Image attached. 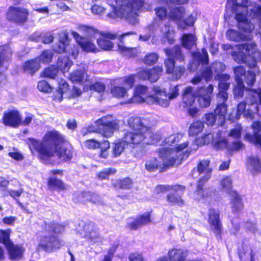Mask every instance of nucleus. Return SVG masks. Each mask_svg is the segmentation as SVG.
Listing matches in <instances>:
<instances>
[{
    "label": "nucleus",
    "instance_id": "41",
    "mask_svg": "<svg viewBox=\"0 0 261 261\" xmlns=\"http://www.w3.org/2000/svg\"><path fill=\"white\" fill-rule=\"evenodd\" d=\"M118 50L127 58H135L138 55L137 49L135 47H128L122 45H118Z\"/></svg>",
    "mask_w": 261,
    "mask_h": 261
},
{
    "label": "nucleus",
    "instance_id": "31",
    "mask_svg": "<svg viewBox=\"0 0 261 261\" xmlns=\"http://www.w3.org/2000/svg\"><path fill=\"white\" fill-rule=\"evenodd\" d=\"M133 186V180L129 177L118 178L114 180L111 186L115 190H129Z\"/></svg>",
    "mask_w": 261,
    "mask_h": 261
},
{
    "label": "nucleus",
    "instance_id": "49",
    "mask_svg": "<svg viewBox=\"0 0 261 261\" xmlns=\"http://www.w3.org/2000/svg\"><path fill=\"white\" fill-rule=\"evenodd\" d=\"M249 163L252 168V173L257 174L261 172V160L257 156L249 158Z\"/></svg>",
    "mask_w": 261,
    "mask_h": 261
},
{
    "label": "nucleus",
    "instance_id": "45",
    "mask_svg": "<svg viewBox=\"0 0 261 261\" xmlns=\"http://www.w3.org/2000/svg\"><path fill=\"white\" fill-rule=\"evenodd\" d=\"M159 59V55L156 53H149L145 55L143 62L147 66H152L156 64Z\"/></svg>",
    "mask_w": 261,
    "mask_h": 261
},
{
    "label": "nucleus",
    "instance_id": "42",
    "mask_svg": "<svg viewBox=\"0 0 261 261\" xmlns=\"http://www.w3.org/2000/svg\"><path fill=\"white\" fill-rule=\"evenodd\" d=\"M184 16V9L179 7L172 8L169 11L168 18L170 20L180 21Z\"/></svg>",
    "mask_w": 261,
    "mask_h": 261
},
{
    "label": "nucleus",
    "instance_id": "24",
    "mask_svg": "<svg viewBox=\"0 0 261 261\" xmlns=\"http://www.w3.org/2000/svg\"><path fill=\"white\" fill-rule=\"evenodd\" d=\"M74 38L78 44L82 49L86 52L96 53L98 51L94 43L90 40H84L83 37H81L76 32L71 33Z\"/></svg>",
    "mask_w": 261,
    "mask_h": 261
},
{
    "label": "nucleus",
    "instance_id": "29",
    "mask_svg": "<svg viewBox=\"0 0 261 261\" xmlns=\"http://www.w3.org/2000/svg\"><path fill=\"white\" fill-rule=\"evenodd\" d=\"M13 50L10 43H7L0 45V67L12 59Z\"/></svg>",
    "mask_w": 261,
    "mask_h": 261
},
{
    "label": "nucleus",
    "instance_id": "13",
    "mask_svg": "<svg viewBox=\"0 0 261 261\" xmlns=\"http://www.w3.org/2000/svg\"><path fill=\"white\" fill-rule=\"evenodd\" d=\"M207 221L211 231L217 238H221L223 225L220 219V213L219 210L210 208L208 211Z\"/></svg>",
    "mask_w": 261,
    "mask_h": 261
},
{
    "label": "nucleus",
    "instance_id": "20",
    "mask_svg": "<svg viewBox=\"0 0 261 261\" xmlns=\"http://www.w3.org/2000/svg\"><path fill=\"white\" fill-rule=\"evenodd\" d=\"M73 201L75 203L85 204L88 202H91L94 204H97L101 202V199L100 197L95 193L82 191L74 195Z\"/></svg>",
    "mask_w": 261,
    "mask_h": 261
},
{
    "label": "nucleus",
    "instance_id": "15",
    "mask_svg": "<svg viewBox=\"0 0 261 261\" xmlns=\"http://www.w3.org/2000/svg\"><path fill=\"white\" fill-rule=\"evenodd\" d=\"M163 72L162 66H154L150 69L143 68L139 71L137 75L142 80H148L151 83L156 82Z\"/></svg>",
    "mask_w": 261,
    "mask_h": 261
},
{
    "label": "nucleus",
    "instance_id": "47",
    "mask_svg": "<svg viewBox=\"0 0 261 261\" xmlns=\"http://www.w3.org/2000/svg\"><path fill=\"white\" fill-rule=\"evenodd\" d=\"M213 73L216 74L215 79L220 73H222L226 69L225 65L222 62L215 61L210 65Z\"/></svg>",
    "mask_w": 261,
    "mask_h": 261
},
{
    "label": "nucleus",
    "instance_id": "19",
    "mask_svg": "<svg viewBox=\"0 0 261 261\" xmlns=\"http://www.w3.org/2000/svg\"><path fill=\"white\" fill-rule=\"evenodd\" d=\"M100 37L97 40V44L99 47L104 50H111L114 47V43L111 40H115L117 34L109 32L99 33Z\"/></svg>",
    "mask_w": 261,
    "mask_h": 261
},
{
    "label": "nucleus",
    "instance_id": "55",
    "mask_svg": "<svg viewBox=\"0 0 261 261\" xmlns=\"http://www.w3.org/2000/svg\"><path fill=\"white\" fill-rule=\"evenodd\" d=\"M243 128L240 125L229 130L228 136L236 140H241Z\"/></svg>",
    "mask_w": 261,
    "mask_h": 261
},
{
    "label": "nucleus",
    "instance_id": "3",
    "mask_svg": "<svg viewBox=\"0 0 261 261\" xmlns=\"http://www.w3.org/2000/svg\"><path fill=\"white\" fill-rule=\"evenodd\" d=\"M164 51L167 57L164 62L166 74H170L174 81L179 80L185 74L187 70L185 66H176V61L181 63L184 62L185 60V57L182 51L181 46L176 44L172 47L164 48Z\"/></svg>",
    "mask_w": 261,
    "mask_h": 261
},
{
    "label": "nucleus",
    "instance_id": "23",
    "mask_svg": "<svg viewBox=\"0 0 261 261\" xmlns=\"http://www.w3.org/2000/svg\"><path fill=\"white\" fill-rule=\"evenodd\" d=\"M228 194L230 196L232 213L234 214L240 213L244 208V203L241 195L236 190H230L228 192Z\"/></svg>",
    "mask_w": 261,
    "mask_h": 261
},
{
    "label": "nucleus",
    "instance_id": "58",
    "mask_svg": "<svg viewBox=\"0 0 261 261\" xmlns=\"http://www.w3.org/2000/svg\"><path fill=\"white\" fill-rule=\"evenodd\" d=\"M155 14L160 20H164L168 18V11L166 8L158 7L154 9Z\"/></svg>",
    "mask_w": 261,
    "mask_h": 261
},
{
    "label": "nucleus",
    "instance_id": "60",
    "mask_svg": "<svg viewBox=\"0 0 261 261\" xmlns=\"http://www.w3.org/2000/svg\"><path fill=\"white\" fill-rule=\"evenodd\" d=\"M119 246V243L112 244L109 248L108 253L105 255L102 261H112L114 254Z\"/></svg>",
    "mask_w": 261,
    "mask_h": 261
},
{
    "label": "nucleus",
    "instance_id": "28",
    "mask_svg": "<svg viewBox=\"0 0 261 261\" xmlns=\"http://www.w3.org/2000/svg\"><path fill=\"white\" fill-rule=\"evenodd\" d=\"M42 228L44 231L51 233V234L57 235L61 234L64 231L65 225L53 221L50 222H45L43 223Z\"/></svg>",
    "mask_w": 261,
    "mask_h": 261
},
{
    "label": "nucleus",
    "instance_id": "6",
    "mask_svg": "<svg viewBox=\"0 0 261 261\" xmlns=\"http://www.w3.org/2000/svg\"><path fill=\"white\" fill-rule=\"evenodd\" d=\"M115 4L112 5L113 17L119 18L132 17L143 7L144 0H115Z\"/></svg>",
    "mask_w": 261,
    "mask_h": 261
},
{
    "label": "nucleus",
    "instance_id": "51",
    "mask_svg": "<svg viewBox=\"0 0 261 261\" xmlns=\"http://www.w3.org/2000/svg\"><path fill=\"white\" fill-rule=\"evenodd\" d=\"M69 79L73 82H83L85 79V73L81 70H76L69 74Z\"/></svg>",
    "mask_w": 261,
    "mask_h": 261
},
{
    "label": "nucleus",
    "instance_id": "35",
    "mask_svg": "<svg viewBox=\"0 0 261 261\" xmlns=\"http://www.w3.org/2000/svg\"><path fill=\"white\" fill-rule=\"evenodd\" d=\"M217 100L218 103L214 110V113L219 118L225 119L227 112V105L226 103L227 100L223 98H217Z\"/></svg>",
    "mask_w": 261,
    "mask_h": 261
},
{
    "label": "nucleus",
    "instance_id": "22",
    "mask_svg": "<svg viewBox=\"0 0 261 261\" xmlns=\"http://www.w3.org/2000/svg\"><path fill=\"white\" fill-rule=\"evenodd\" d=\"M148 88L142 85H138L135 87L134 92L132 97L128 98V103H139L144 102L148 97Z\"/></svg>",
    "mask_w": 261,
    "mask_h": 261
},
{
    "label": "nucleus",
    "instance_id": "64",
    "mask_svg": "<svg viewBox=\"0 0 261 261\" xmlns=\"http://www.w3.org/2000/svg\"><path fill=\"white\" fill-rule=\"evenodd\" d=\"M128 258L129 261H145L143 254L138 251L130 253L128 256Z\"/></svg>",
    "mask_w": 261,
    "mask_h": 261
},
{
    "label": "nucleus",
    "instance_id": "16",
    "mask_svg": "<svg viewBox=\"0 0 261 261\" xmlns=\"http://www.w3.org/2000/svg\"><path fill=\"white\" fill-rule=\"evenodd\" d=\"M233 69L236 82V85L233 88V94L235 97L242 98L244 96V91L246 90L242 78V75L245 73L244 70L240 67H234Z\"/></svg>",
    "mask_w": 261,
    "mask_h": 261
},
{
    "label": "nucleus",
    "instance_id": "30",
    "mask_svg": "<svg viewBox=\"0 0 261 261\" xmlns=\"http://www.w3.org/2000/svg\"><path fill=\"white\" fill-rule=\"evenodd\" d=\"M47 186L51 191H64L67 189V186L64 182L57 177H50L47 180Z\"/></svg>",
    "mask_w": 261,
    "mask_h": 261
},
{
    "label": "nucleus",
    "instance_id": "14",
    "mask_svg": "<svg viewBox=\"0 0 261 261\" xmlns=\"http://www.w3.org/2000/svg\"><path fill=\"white\" fill-rule=\"evenodd\" d=\"M214 87L212 84H209L206 87L200 86L196 90V97L199 106L202 108L208 107L211 103Z\"/></svg>",
    "mask_w": 261,
    "mask_h": 261
},
{
    "label": "nucleus",
    "instance_id": "27",
    "mask_svg": "<svg viewBox=\"0 0 261 261\" xmlns=\"http://www.w3.org/2000/svg\"><path fill=\"white\" fill-rule=\"evenodd\" d=\"M226 36L230 40L235 42L249 41H251L253 38V35L251 33H249L246 35L237 30L231 29L227 31Z\"/></svg>",
    "mask_w": 261,
    "mask_h": 261
},
{
    "label": "nucleus",
    "instance_id": "43",
    "mask_svg": "<svg viewBox=\"0 0 261 261\" xmlns=\"http://www.w3.org/2000/svg\"><path fill=\"white\" fill-rule=\"evenodd\" d=\"M246 102L242 101L239 102L237 106V111L235 115L233 116L232 112L229 115L228 118L231 120H238L240 119L241 116L245 112L246 109Z\"/></svg>",
    "mask_w": 261,
    "mask_h": 261
},
{
    "label": "nucleus",
    "instance_id": "17",
    "mask_svg": "<svg viewBox=\"0 0 261 261\" xmlns=\"http://www.w3.org/2000/svg\"><path fill=\"white\" fill-rule=\"evenodd\" d=\"M238 8H233V11L236 13L234 19L238 22L237 27L241 31L248 33H252L254 29V25L241 12H237Z\"/></svg>",
    "mask_w": 261,
    "mask_h": 261
},
{
    "label": "nucleus",
    "instance_id": "38",
    "mask_svg": "<svg viewBox=\"0 0 261 261\" xmlns=\"http://www.w3.org/2000/svg\"><path fill=\"white\" fill-rule=\"evenodd\" d=\"M128 89L125 88L123 86H114L110 89V93L113 96L118 98H128L127 91Z\"/></svg>",
    "mask_w": 261,
    "mask_h": 261
},
{
    "label": "nucleus",
    "instance_id": "56",
    "mask_svg": "<svg viewBox=\"0 0 261 261\" xmlns=\"http://www.w3.org/2000/svg\"><path fill=\"white\" fill-rule=\"evenodd\" d=\"M89 89L91 91L101 93L106 90V85L102 82L97 81L90 85Z\"/></svg>",
    "mask_w": 261,
    "mask_h": 261
},
{
    "label": "nucleus",
    "instance_id": "9",
    "mask_svg": "<svg viewBox=\"0 0 261 261\" xmlns=\"http://www.w3.org/2000/svg\"><path fill=\"white\" fill-rule=\"evenodd\" d=\"M237 67H240L243 68L244 70V74L242 75V77L244 83L246 84V90L248 91L252 96V102L254 103L257 101V99H258L259 104L261 105V88L257 89L252 88L256 82V76L257 73H259V71L257 72L254 69V71L251 70L246 71L245 68L241 65L237 66Z\"/></svg>",
    "mask_w": 261,
    "mask_h": 261
},
{
    "label": "nucleus",
    "instance_id": "25",
    "mask_svg": "<svg viewBox=\"0 0 261 261\" xmlns=\"http://www.w3.org/2000/svg\"><path fill=\"white\" fill-rule=\"evenodd\" d=\"M8 251L9 258L11 259L16 260L21 258L23 249L22 247L15 245L9 238L8 241L4 245Z\"/></svg>",
    "mask_w": 261,
    "mask_h": 261
},
{
    "label": "nucleus",
    "instance_id": "21",
    "mask_svg": "<svg viewBox=\"0 0 261 261\" xmlns=\"http://www.w3.org/2000/svg\"><path fill=\"white\" fill-rule=\"evenodd\" d=\"M41 65L37 58H33L25 61L21 66L22 72L28 75L33 76L38 72Z\"/></svg>",
    "mask_w": 261,
    "mask_h": 261
},
{
    "label": "nucleus",
    "instance_id": "34",
    "mask_svg": "<svg viewBox=\"0 0 261 261\" xmlns=\"http://www.w3.org/2000/svg\"><path fill=\"white\" fill-rule=\"evenodd\" d=\"M145 169L149 172H154L157 170H160L162 167L161 162L155 157H149L145 162Z\"/></svg>",
    "mask_w": 261,
    "mask_h": 261
},
{
    "label": "nucleus",
    "instance_id": "4",
    "mask_svg": "<svg viewBox=\"0 0 261 261\" xmlns=\"http://www.w3.org/2000/svg\"><path fill=\"white\" fill-rule=\"evenodd\" d=\"M186 186L181 185H158L154 191L156 195L164 194L167 192L166 200L170 205H176L179 207L185 205V200L182 198L186 190Z\"/></svg>",
    "mask_w": 261,
    "mask_h": 261
},
{
    "label": "nucleus",
    "instance_id": "50",
    "mask_svg": "<svg viewBox=\"0 0 261 261\" xmlns=\"http://www.w3.org/2000/svg\"><path fill=\"white\" fill-rule=\"evenodd\" d=\"M213 139V135L211 133H207L202 136L197 137L195 139V142L199 146H203L209 144Z\"/></svg>",
    "mask_w": 261,
    "mask_h": 261
},
{
    "label": "nucleus",
    "instance_id": "26",
    "mask_svg": "<svg viewBox=\"0 0 261 261\" xmlns=\"http://www.w3.org/2000/svg\"><path fill=\"white\" fill-rule=\"evenodd\" d=\"M128 145L132 146V147H135L138 146L135 142H130V141L125 140L124 139V134H123L120 140L114 142L112 148V156L116 158L119 156L124 151L125 146Z\"/></svg>",
    "mask_w": 261,
    "mask_h": 261
},
{
    "label": "nucleus",
    "instance_id": "61",
    "mask_svg": "<svg viewBox=\"0 0 261 261\" xmlns=\"http://www.w3.org/2000/svg\"><path fill=\"white\" fill-rule=\"evenodd\" d=\"M85 146L89 149H95L100 147L101 141L99 142L94 139H89L84 142Z\"/></svg>",
    "mask_w": 261,
    "mask_h": 261
},
{
    "label": "nucleus",
    "instance_id": "52",
    "mask_svg": "<svg viewBox=\"0 0 261 261\" xmlns=\"http://www.w3.org/2000/svg\"><path fill=\"white\" fill-rule=\"evenodd\" d=\"M216 115L214 113L208 112L204 114L202 122L208 126H213L216 124Z\"/></svg>",
    "mask_w": 261,
    "mask_h": 261
},
{
    "label": "nucleus",
    "instance_id": "32",
    "mask_svg": "<svg viewBox=\"0 0 261 261\" xmlns=\"http://www.w3.org/2000/svg\"><path fill=\"white\" fill-rule=\"evenodd\" d=\"M72 65L73 62L67 56H59L56 62V67L63 73L68 72Z\"/></svg>",
    "mask_w": 261,
    "mask_h": 261
},
{
    "label": "nucleus",
    "instance_id": "33",
    "mask_svg": "<svg viewBox=\"0 0 261 261\" xmlns=\"http://www.w3.org/2000/svg\"><path fill=\"white\" fill-rule=\"evenodd\" d=\"M85 233L84 238L86 240L93 241L99 237L97 230L94 223H87L84 226Z\"/></svg>",
    "mask_w": 261,
    "mask_h": 261
},
{
    "label": "nucleus",
    "instance_id": "48",
    "mask_svg": "<svg viewBox=\"0 0 261 261\" xmlns=\"http://www.w3.org/2000/svg\"><path fill=\"white\" fill-rule=\"evenodd\" d=\"M244 144L241 140H237L232 142L231 145H228L227 147V152L230 154H232L234 152H237L244 149Z\"/></svg>",
    "mask_w": 261,
    "mask_h": 261
},
{
    "label": "nucleus",
    "instance_id": "57",
    "mask_svg": "<svg viewBox=\"0 0 261 261\" xmlns=\"http://www.w3.org/2000/svg\"><path fill=\"white\" fill-rule=\"evenodd\" d=\"M152 211L146 212L142 215H140L137 217L140 224L141 226L145 225L151 222V215Z\"/></svg>",
    "mask_w": 261,
    "mask_h": 261
},
{
    "label": "nucleus",
    "instance_id": "40",
    "mask_svg": "<svg viewBox=\"0 0 261 261\" xmlns=\"http://www.w3.org/2000/svg\"><path fill=\"white\" fill-rule=\"evenodd\" d=\"M229 82H219L218 83V92L216 94V98H223L228 100V96L227 91L230 87Z\"/></svg>",
    "mask_w": 261,
    "mask_h": 261
},
{
    "label": "nucleus",
    "instance_id": "10",
    "mask_svg": "<svg viewBox=\"0 0 261 261\" xmlns=\"http://www.w3.org/2000/svg\"><path fill=\"white\" fill-rule=\"evenodd\" d=\"M63 245V240L58 236L44 235L40 238L38 247L46 252L50 253L60 249Z\"/></svg>",
    "mask_w": 261,
    "mask_h": 261
},
{
    "label": "nucleus",
    "instance_id": "36",
    "mask_svg": "<svg viewBox=\"0 0 261 261\" xmlns=\"http://www.w3.org/2000/svg\"><path fill=\"white\" fill-rule=\"evenodd\" d=\"M196 38L191 33L183 34L181 38V42L183 47L187 49H191L196 44Z\"/></svg>",
    "mask_w": 261,
    "mask_h": 261
},
{
    "label": "nucleus",
    "instance_id": "37",
    "mask_svg": "<svg viewBox=\"0 0 261 261\" xmlns=\"http://www.w3.org/2000/svg\"><path fill=\"white\" fill-rule=\"evenodd\" d=\"M204 124L202 121L197 120L193 121L189 126L188 134L190 136L194 137L202 132Z\"/></svg>",
    "mask_w": 261,
    "mask_h": 261
},
{
    "label": "nucleus",
    "instance_id": "53",
    "mask_svg": "<svg viewBox=\"0 0 261 261\" xmlns=\"http://www.w3.org/2000/svg\"><path fill=\"white\" fill-rule=\"evenodd\" d=\"M59 69L57 67L51 66L44 69L43 76L51 79H55L58 74Z\"/></svg>",
    "mask_w": 261,
    "mask_h": 261
},
{
    "label": "nucleus",
    "instance_id": "18",
    "mask_svg": "<svg viewBox=\"0 0 261 261\" xmlns=\"http://www.w3.org/2000/svg\"><path fill=\"white\" fill-rule=\"evenodd\" d=\"M2 121L4 125L12 127H17L21 124V119L17 110L5 112Z\"/></svg>",
    "mask_w": 261,
    "mask_h": 261
},
{
    "label": "nucleus",
    "instance_id": "59",
    "mask_svg": "<svg viewBox=\"0 0 261 261\" xmlns=\"http://www.w3.org/2000/svg\"><path fill=\"white\" fill-rule=\"evenodd\" d=\"M101 147H100V151L99 157L103 159H107L109 156V153L107 151L110 147V142L108 140H104L101 141Z\"/></svg>",
    "mask_w": 261,
    "mask_h": 261
},
{
    "label": "nucleus",
    "instance_id": "11",
    "mask_svg": "<svg viewBox=\"0 0 261 261\" xmlns=\"http://www.w3.org/2000/svg\"><path fill=\"white\" fill-rule=\"evenodd\" d=\"M95 123L97 132L107 138L111 137L114 132L119 127L118 123L108 116L97 119Z\"/></svg>",
    "mask_w": 261,
    "mask_h": 261
},
{
    "label": "nucleus",
    "instance_id": "46",
    "mask_svg": "<svg viewBox=\"0 0 261 261\" xmlns=\"http://www.w3.org/2000/svg\"><path fill=\"white\" fill-rule=\"evenodd\" d=\"M212 145L213 148L217 150H222L225 149L227 151L228 142L227 139L219 137L213 142Z\"/></svg>",
    "mask_w": 261,
    "mask_h": 261
},
{
    "label": "nucleus",
    "instance_id": "8",
    "mask_svg": "<svg viewBox=\"0 0 261 261\" xmlns=\"http://www.w3.org/2000/svg\"><path fill=\"white\" fill-rule=\"evenodd\" d=\"M29 11L22 7L10 6L6 13V19L9 22L17 25H22L28 20Z\"/></svg>",
    "mask_w": 261,
    "mask_h": 261
},
{
    "label": "nucleus",
    "instance_id": "62",
    "mask_svg": "<svg viewBox=\"0 0 261 261\" xmlns=\"http://www.w3.org/2000/svg\"><path fill=\"white\" fill-rule=\"evenodd\" d=\"M176 162V159L174 157H171L167 159L166 162L163 163L162 167L160 168V172L166 171L169 168L173 167Z\"/></svg>",
    "mask_w": 261,
    "mask_h": 261
},
{
    "label": "nucleus",
    "instance_id": "44",
    "mask_svg": "<svg viewBox=\"0 0 261 261\" xmlns=\"http://www.w3.org/2000/svg\"><path fill=\"white\" fill-rule=\"evenodd\" d=\"M193 56L202 65H207L209 63L208 55L206 49L204 48L201 49V53L199 52L194 53Z\"/></svg>",
    "mask_w": 261,
    "mask_h": 261
},
{
    "label": "nucleus",
    "instance_id": "2",
    "mask_svg": "<svg viewBox=\"0 0 261 261\" xmlns=\"http://www.w3.org/2000/svg\"><path fill=\"white\" fill-rule=\"evenodd\" d=\"M130 130H124V139L135 142L138 146L145 143L147 136L152 134V125L148 119L138 116H131L127 121Z\"/></svg>",
    "mask_w": 261,
    "mask_h": 261
},
{
    "label": "nucleus",
    "instance_id": "39",
    "mask_svg": "<svg viewBox=\"0 0 261 261\" xmlns=\"http://www.w3.org/2000/svg\"><path fill=\"white\" fill-rule=\"evenodd\" d=\"M54 57V53L50 49H44L41 51L40 54L37 57H35L38 59L39 63L43 64H49L51 62Z\"/></svg>",
    "mask_w": 261,
    "mask_h": 261
},
{
    "label": "nucleus",
    "instance_id": "12",
    "mask_svg": "<svg viewBox=\"0 0 261 261\" xmlns=\"http://www.w3.org/2000/svg\"><path fill=\"white\" fill-rule=\"evenodd\" d=\"M192 86H188L183 90L181 96L182 101L184 104V108L188 109V114L193 118L196 117L198 115L199 109L196 107H191L194 104L196 95L193 91Z\"/></svg>",
    "mask_w": 261,
    "mask_h": 261
},
{
    "label": "nucleus",
    "instance_id": "7",
    "mask_svg": "<svg viewBox=\"0 0 261 261\" xmlns=\"http://www.w3.org/2000/svg\"><path fill=\"white\" fill-rule=\"evenodd\" d=\"M210 164V160H202L200 161L196 166L197 171L199 174L204 172L205 174L200 178L197 181L196 187L194 193L201 198L204 199L211 196V191L209 189H205L204 186L210 178L212 169L209 167Z\"/></svg>",
    "mask_w": 261,
    "mask_h": 261
},
{
    "label": "nucleus",
    "instance_id": "63",
    "mask_svg": "<svg viewBox=\"0 0 261 261\" xmlns=\"http://www.w3.org/2000/svg\"><path fill=\"white\" fill-rule=\"evenodd\" d=\"M37 88L39 91L44 93L51 92L53 90L52 87L45 80L39 81L37 84Z\"/></svg>",
    "mask_w": 261,
    "mask_h": 261
},
{
    "label": "nucleus",
    "instance_id": "5",
    "mask_svg": "<svg viewBox=\"0 0 261 261\" xmlns=\"http://www.w3.org/2000/svg\"><path fill=\"white\" fill-rule=\"evenodd\" d=\"M238 51L231 52V55L234 60L239 64L246 63L250 69H254L259 72V67L257 65V61L255 58H251L250 61H247V56L254 55L256 50V44L254 42L244 43L237 45Z\"/></svg>",
    "mask_w": 261,
    "mask_h": 261
},
{
    "label": "nucleus",
    "instance_id": "54",
    "mask_svg": "<svg viewBox=\"0 0 261 261\" xmlns=\"http://www.w3.org/2000/svg\"><path fill=\"white\" fill-rule=\"evenodd\" d=\"M117 170L113 168H109L99 171L97 174V177L101 180L107 179L111 175L114 174Z\"/></svg>",
    "mask_w": 261,
    "mask_h": 261
},
{
    "label": "nucleus",
    "instance_id": "1",
    "mask_svg": "<svg viewBox=\"0 0 261 261\" xmlns=\"http://www.w3.org/2000/svg\"><path fill=\"white\" fill-rule=\"evenodd\" d=\"M67 140L66 136L56 129L47 131L41 140L32 137L27 139V144L32 154L37 155L41 161H47L54 157L63 162L70 161L73 156V148L71 144L62 146Z\"/></svg>",
    "mask_w": 261,
    "mask_h": 261
}]
</instances>
